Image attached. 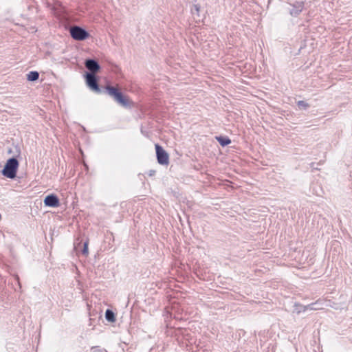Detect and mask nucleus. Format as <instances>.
I'll return each mask as SVG.
<instances>
[{"instance_id": "1", "label": "nucleus", "mask_w": 352, "mask_h": 352, "mask_svg": "<svg viewBox=\"0 0 352 352\" xmlns=\"http://www.w3.org/2000/svg\"><path fill=\"white\" fill-rule=\"evenodd\" d=\"M100 69V66L98 63L89 58V89L97 94L102 92L101 88L98 84V77L96 76Z\"/></svg>"}, {"instance_id": "2", "label": "nucleus", "mask_w": 352, "mask_h": 352, "mask_svg": "<svg viewBox=\"0 0 352 352\" xmlns=\"http://www.w3.org/2000/svg\"><path fill=\"white\" fill-rule=\"evenodd\" d=\"M108 94L113 98L116 102L123 107H129L130 105V100L128 98L124 96L122 94L118 91L113 87L107 86L106 87Z\"/></svg>"}, {"instance_id": "3", "label": "nucleus", "mask_w": 352, "mask_h": 352, "mask_svg": "<svg viewBox=\"0 0 352 352\" xmlns=\"http://www.w3.org/2000/svg\"><path fill=\"white\" fill-rule=\"evenodd\" d=\"M18 166V161L14 157L10 158L7 161L2 170V174L8 178L14 179L16 177Z\"/></svg>"}, {"instance_id": "4", "label": "nucleus", "mask_w": 352, "mask_h": 352, "mask_svg": "<svg viewBox=\"0 0 352 352\" xmlns=\"http://www.w3.org/2000/svg\"><path fill=\"white\" fill-rule=\"evenodd\" d=\"M155 150L157 162L162 165H168L169 163V155L159 144H155Z\"/></svg>"}, {"instance_id": "5", "label": "nucleus", "mask_w": 352, "mask_h": 352, "mask_svg": "<svg viewBox=\"0 0 352 352\" xmlns=\"http://www.w3.org/2000/svg\"><path fill=\"white\" fill-rule=\"evenodd\" d=\"M70 34L73 38L78 41L84 40L88 36V33L78 26L71 28Z\"/></svg>"}, {"instance_id": "6", "label": "nucleus", "mask_w": 352, "mask_h": 352, "mask_svg": "<svg viewBox=\"0 0 352 352\" xmlns=\"http://www.w3.org/2000/svg\"><path fill=\"white\" fill-rule=\"evenodd\" d=\"M44 204L49 207H58L59 206V200L54 195H47L44 199Z\"/></svg>"}, {"instance_id": "7", "label": "nucleus", "mask_w": 352, "mask_h": 352, "mask_svg": "<svg viewBox=\"0 0 352 352\" xmlns=\"http://www.w3.org/2000/svg\"><path fill=\"white\" fill-rule=\"evenodd\" d=\"M302 311H307V310H319L321 309L322 307H320L318 306V302L311 303L306 306H300Z\"/></svg>"}, {"instance_id": "8", "label": "nucleus", "mask_w": 352, "mask_h": 352, "mask_svg": "<svg viewBox=\"0 0 352 352\" xmlns=\"http://www.w3.org/2000/svg\"><path fill=\"white\" fill-rule=\"evenodd\" d=\"M39 74L36 71H32L27 74V79L29 81H35L38 79Z\"/></svg>"}, {"instance_id": "9", "label": "nucleus", "mask_w": 352, "mask_h": 352, "mask_svg": "<svg viewBox=\"0 0 352 352\" xmlns=\"http://www.w3.org/2000/svg\"><path fill=\"white\" fill-rule=\"evenodd\" d=\"M105 318L109 322H114L116 320V317H115L114 313L110 309H107L106 311Z\"/></svg>"}, {"instance_id": "10", "label": "nucleus", "mask_w": 352, "mask_h": 352, "mask_svg": "<svg viewBox=\"0 0 352 352\" xmlns=\"http://www.w3.org/2000/svg\"><path fill=\"white\" fill-rule=\"evenodd\" d=\"M217 140L219 142V143L223 146H227L231 142L230 139L224 137H218L217 138Z\"/></svg>"}, {"instance_id": "11", "label": "nucleus", "mask_w": 352, "mask_h": 352, "mask_svg": "<svg viewBox=\"0 0 352 352\" xmlns=\"http://www.w3.org/2000/svg\"><path fill=\"white\" fill-rule=\"evenodd\" d=\"M302 4L300 3L296 8H293L292 10H291L290 13L292 15L296 16L302 11Z\"/></svg>"}, {"instance_id": "12", "label": "nucleus", "mask_w": 352, "mask_h": 352, "mask_svg": "<svg viewBox=\"0 0 352 352\" xmlns=\"http://www.w3.org/2000/svg\"><path fill=\"white\" fill-rule=\"evenodd\" d=\"M91 352H107L104 349L98 346H94L91 349Z\"/></svg>"}, {"instance_id": "13", "label": "nucleus", "mask_w": 352, "mask_h": 352, "mask_svg": "<svg viewBox=\"0 0 352 352\" xmlns=\"http://www.w3.org/2000/svg\"><path fill=\"white\" fill-rule=\"evenodd\" d=\"M298 105L300 108L306 109L309 107L308 104L305 103L304 101H298Z\"/></svg>"}, {"instance_id": "14", "label": "nucleus", "mask_w": 352, "mask_h": 352, "mask_svg": "<svg viewBox=\"0 0 352 352\" xmlns=\"http://www.w3.org/2000/svg\"><path fill=\"white\" fill-rule=\"evenodd\" d=\"M300 306H302L301 305H299V304H296L295 305V311L297 314H300L301 313L302 311V308L300 307Z\"/></svg>"}, {"instance_id": "15", "label": "nucleus", "mask_w": 352, "mask_h": 352, "mask_svg": "<svg viewBox=\"0 0 352 352\" xmlns=\"http://www.w3.org/2000/svg\"><path fill=\"white\" fill-rule=\"evenodd\" d=\"M87 250H88V242L85 241L84 243V248H83L82 254H86L87 252Z\"/></svg>"}, {"instance_id": "16", "label": "nucleus", "mask_w": 352, "mask_h": 352, "mask_svg": "<svg viewBox=\"0 0 352 352\" xmlns=\"http://www.w3.org/2000/svg\"><path fill=\"white\" fill-rule=\"evenodd\" d=\"M83 76L85 80V83L88 85V71H85L83 74Z\"/></svg>"}, {"instance_id": "17", "label": "nucleus", "mask_w": 352, "mask_h": 352, "mask_svg": "<svg viewBox=\"0 0 352 352\" xmlns=\"http://www.w3.org/2000/svg\"><path fill=\"white\" fill-rule=\"evenodd\" d=\"M194 9L198 14L200 11V6L199 5H194Z\"/></svg>"}, {"instance_id": "18", "label": "nucleus", "mask_w": 352, "mask_h": 352, "mask_svg": "<svg viewBox=\"0 0 352 352\" xmlns=\"http://www.w3.org/2000/svg\"><path fill=\"white\" fill-rule=\"evenodd\" d=\"M84 64H85V66L87 69H88V65H89V63H88V58L85 59V61H84Z\"/></svg>"}, {"instance_id": "19", "label": "nucleus", "mask_w": 352, "mask_h": 352, "mask_svg": "<svg viewBox=\"0 0 352 352\" xmlns=\"http://www.w3.org/2000/svg\"><path fill=\"white\" fill-rule=\"evenodd\" d=\"M80 151L81 152L82 154H83L81 148H80Z\"/></svg>"}, {"instance_id": "20", "label": "nucleus", "mask_w": 352, "mask_h": 352, "mask_svg": "<svg viewBox=\"0 0 352 352\" xmlns=\"http://www.w3.org/2000/svg\"><path fill=\"white\" fill-rule=\"evenodd\" d=\"M85 166H87V164L84 162Z\"/></svg>"}]
</instances>
